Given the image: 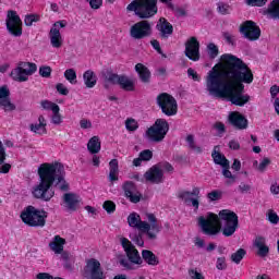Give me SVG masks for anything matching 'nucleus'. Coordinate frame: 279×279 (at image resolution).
<instances>
[{"instance_id":"f257e3e1","label":"nucleus","mask_w":279,"mask_h":279,"mask_svg":"<svg viewBox=\"0 0 279 279\" xmlns=\"http://www.w3.org/2000/svg\"><path fill=\"white\" fill-rule=\"evenodd\" d=\"M222 69L210 70L206 77V90L210 97L227 99L232 106L243 108L250 104V95L245 93V85L254 82V74L250 66L234 54H222Z\"/></svg>"},{"instance_id":"f03ea898","label":"nucleus","mask_w":279,"mask_h":279,"mask_svg":"<svg viewBox=\"0 0 279 279\" xmlns=\"http://www.w3.org/2000/svg\"><path fill=\"white\" fill-rule=\"evenodd\" d=\"M39 182L33 186L32 194L35 199H41V202H51L56 192L51 187L56 186L62 193H66L70 189L69 182L64 179L66 171H64V165L61 162L43 163L37 170Z\"/></svg>"},{"instance_id":"7ed1b4c3","label":"nucleus","mask_w":279,"mask_h":279,"mask_svg":"<svg viewBox=\"0 0 279 279\" xmlns=\"http://www.w3.org/2000/svg\"><path fill=\"white\" fill-rule=\"evenodd\" d=\"M128 12H134L140 22L133 24L130 28V36L133 40H143L149 38L154 34L151 22L148 19H154L158 14V0H133L128 7Z\"/></svg>"},{"instance_id":"20e7f679","label":"nucleus","mask_w":279,"mask_h":279,"mask_svg":"<svg viewBox=\"0 0 279 279\" xmlns=\"http://www.w3.org/2000/svg\"><path fill=\"white\" fill-rule=\"evenodd\" d=\"M221 221L225 222L222 228L223 236H232L239 230V216L230 209H222L218 216L214 213H208L206 218L198 217V226L204 234L216 236L221 232Z\"/></svg>"},{"instance_id":"39448f33","label":"nucleus","mask_w":279,"mask_h":279,"mask_svg":"<svg viewBox=\"0 0 279 279\" xmlns=\"http://www.w3.org/2000/svg\"><path fill=\"white\" fill-rule=\"evenodd\" d=\"M146 221L141 220V215L132 213L128 217L130 228H136L140 232L146 234L148 241H156L158 234L162 232V225L158 222V218L154 214H145Z\"/></svg>"},{"instance_id":"423d86ee","label":"nucleus","mask_w":279,"mask_h":279,"mask_svg":"<svg viewBox=\"0 0 279 279\" xmlns=\"http://www.w3.org/2000/svg\"><path fill=\"white\" fill-rule=\"evenodd\" d=\"M48 214L45 209H38L32 205L27 206L21 214L23 223L29 228H45Z\"/></svg>"},{"instance_id":"0eeeda50","label":"nucleus","mask_w":279,"mask_h":279,"mask_svg":"<svg viewBox=\"0 0 279 279\" xmlns=\"http://www.w3.org/2000/svg\"><path fill=\"white\" fill-rule=\"evenodd\" d=\"M120 243L129 258L128 259H121L120 265L122 267H125V269H132V265H143V258H141V254L138 253V250L126 238H121Z\"/></svg>"},{"instance_id":"6e6552de","label":"nucleus","mask_w":279,"mask_h":279,"mask_svg":"<svg viewBox=\"0 0 279 279\" xmlns=\"http://www.w3.org/2000/svg\"><path fill=\"white\" fill-rule=\"evenodd\" d=\"M169 132V122L165 119H157L155 123L146 130L145 137L149 143H162Z\"/></svg>"},{"instance_id":"1a4fd4ad","label":"nucleus","mask_w":279,"mask_h":279,"mask_svg":"<svg viewBox=\"0 0 279 279\" xmlns=\"http://www.w3.org/2000/svg\"><path fill=\"white\" fill-rule=\"evenodd\" d=\"M157 106L166 117L178 114V100L167 93L159 94L156 99Z\"/></svg>"},{"instance_id":"9d476101","label":"nucleus","mask_w":279,"mask_h":279,"mask_svg":"<svg viewBox=\"0 0 279 279\" xmlns=\"http://www.w3.org/2000/svg\"><path fill=\"white\" fill-rule=\"evenodd\" d=\"M23 22L21 16L14 10H9L7 13V29L11 36H22L23 35Z\"/></svg>"},{"instance_id":"9b49d317","label":"nucleus","mask_w":279,"mask_h":279,"mask_svg":"<svg viewBox=\"0 0 279 279\" xmlns=\"http://www.w3.org/2000/svg\"><path fill=\"white\" fill-rule=\"evenodd\" d=\"M65 243H66V240H64L62 236L54 235V238L48 244V246L50 247V250L52 252H54V254H61V259L63 262H66V260L72 262L73 259H75V257H73L71 254H69V252L64 251Z\"/></svg>"},{"instance_id":"f8f14e48","label":"nucleus","mask_w":279,"mask_h":279,"mask_svg":"<svg viewBox=\"0 0 279 279\" xmlns=\"http://www.w3.org/2000/svg\"><path fill=\"white\" fill-rule=\"evenodd\" d=\"M240 34H242L247 40H258V38H260V27H258L253 21H245L240 26Z\"/></svg>"},{"instance_id":"ddd939ff","label":"nucleus","mask_w":279,"mask_h":279,"mask_svg":"<svg viewBox=\"0 0 279 279\" xmlns=\"http://www.w3.org/2000/svg\"><path fill=\"white\" fill-rule=\"evenodd\" d=\"M85 274L90 279H106V275H104V270H101V263L95 258L87 260Z\"/></svg>"},{"instance_id":"4468645a","label":"nucleus","mask_w":279,"mask_h":279,"mask_svg":"<svg viewBox=\"0 0 279 279\" xmlns=\"http://www.w3.org/2000/svg\"><path fill=\"white\" fill-rule=\"evenodd\" d=\"M28 64L22 63L17 64L15 69H13L10 73V76L14 82H27L29 75H34V65H31V70H23L26 69Z\"/></svg>"},{"instance_id":"2eb2a0df","label":"nucleus","mask_w":279,"mask_h":279,"mask_svg":"<svg viewBox=\"0 0 279 279\" xmlns=\"http://www.w3.org/2000/svg\"><path fill=\"white\" fill-rule=\"evenodd\" d=\"M122 190L132 204H138V202H141V197H143V195L138 192V187H136L134 182L125 181L122 184Z\"/></svg>"},{"instance_id":"dca6fc26","label":"nucleus","mask_w":279,"mask_h":279,"mask_svg":"<svg viewBox=\"0 0 279 279\" xmlns=\"http://www.w3.org/2000/svg\"><path fill=\"white\" fill-rule=\"evenodd\" d=\"M144 178L150 184H162L165 182V172L158 165H155L144 173Z\"/></svg>"},{"instance_id":"f3484780","label":"nucleus","mask_w":279,"mask_h":279,"mask_svg":"<svg viewBox=\"0 0 279 279\" xmlns=\"http://www.w3.org/2000/svg\"><path fill=\"white\" fill-rule=\"evenodd\" d=\"M179 199L184 204L192 206L197 210L199 208V187H193L192 192L184 191L179 194Z\"/></svg>"},{"instance_id":"a211bd4d","label":"nucleus","mask_w":279,"mask_h":279,"mask_svg":"<svg viewBox=\"0 0 279 279\" xmlns=\"http://www.w3.org/2000/svg\"><path fill=\"white\" fill-rule=\"evenodd\" d=\"M185 56L189 60L197 62L199 60V41L196 37H191L185 43Z\"/></svg>"},{"instance_id":"6ab92c4d","label":"nucleus","mask_w":279,"mask_h":279,"mask_svg":"<svg viewBox=\"0 0 279 279\" xmlns=\"http://www.w3.org/2000/svg\"><path fill=\"white\" fill-rule=\"evenodd\" d=\"M0 108L4 110V112H14L16 110V105L12 104L10 100V89L8 86L0 87Z\"/></svg>"},{"instance_id":"aec40b11","label":"nucleus","mask_w":279,"mask_h":279,"mask_svg":"<svg viewBox=\"0 0 279 279\" xmlns=\"http://www.w3.org/2000/svg\"><path fill=\"white\" fill-rule=\"evenodd\" d=\"M62 202L68 213H75L80 208V196L75 193H65L62 196Z\"/></svg>"},{"instance_id":"412c9836","label":"nucleus","mask_w":279,"mask_h":279,"mask_svg":"<svg viewBox=\"0 0 279 279\" xmlns=\"http://www.w3.org/2000/svg\"><path fill=\"white\" fill-rule=\"evenodd\" d=\"M228 121L230 125L235 128V130H247L248 122L245 119V116L241 114V112H238V111L229 112Z\"/></svg>"},{"instance_id":"4be33fe9","label":"nucleus","mask_w":279,"mask_h":279,"mask_svg":"<svg viewBox=\"0 0 279 279\" xmlns=\"http://www.w3.org/2000/svg\"><path fill=\"white\" fill-rule=\"evenodd\" d=\"M156 29L159 32L160 38L167 40L169 36H173V25L165 17H160L156 24Z\"/></svg>"},{"instance_id":"5701e85b","label":"nucleus","mask_w":279,"mask_h":279,"mask_svg":"<svg viewBox=\"0 0 279 279\" xmlns=\"http://www.w3.org/2000/svg\"><path fill=\"white\" fill-rule=\"evenodd\" d=\"M49 38H50V45L54 49H60L62 47V43H64V39H62V34L58 29V24H53L49 32Z\"/></svg>"},{"instance_id":"b1692460","label":"nucleus","mask_w":279,"mask_h":279,"mask_svg":"<svg viewBox=\"0 0 279 279\" xmlns=\"http://www.w3.org/2000/svg\"><path fill=\"white\" fill-rule=\"evenodd\" d=\"M135 71L137 72L142 84H149V82H151V72L148 66L143 63H137L135 65Z\"/></svg>"},{"instance_id":"393cba45","label":"nucleus","mask_w":279,"mask_h":279,"mask_svg":"<svg viewBox=\"0 0 279 279\" xmlns=\"http://www.w3.org/2000/svg\"><path fill=\"white\" fill-rule=\"evenodd\" d=\"M38 121L39 123H32L29 130L34 132V134L43 136V134H47V120L44 116H39Z\"/></svg>"},{"instance_id":"a878e982","label":"nucleus","mask_w":279,"mask_h":279,"mask_svg":"<svg viewBox=\"0 0 279 279\" xmlns=\"http://www.w3.org/2000/svg\"><path fill=\"white\" fill-rule=\"evenodd\" d=\"M116 85L120 86L122 90H126L129 93H132L134 90V81H132L125 74L119 76Z\"/></svg>"},{"instance_id":"bb28decb","label":"nucleus","mask_w":279,"mask_h":279,"mask_svg":"<svg viewBox=\"0 0 279 279\" xmlns=\"http://www.w3.org/2000/svg\"><path fill=\"white\" fill-rule=\"evenodd\" d=\"M83 81L86 88H95L97 86V74L93 70H87L83 74Z\"/></svg>"},{"instance_id":"cd10ccee","label":"nucleus","mask_w":279,"mask_h":279,"mask_svg":"<svg viewBox=\"0 0 279 279\" xmlns=\"http://www.w3.org/2000/svg\"><path fill=\"white\" fill-rule=\"evenodd\" d=\"M218 149H219V146H215L211 153V158L215 165H219L220 167H228V163L230 161L226 158L223 154L219 153Z\"/></svg>"},{"instance_id":"c85d7f7f","label":"nucleus","mask_w":279,"mask_h":279,"mask_svg":"<svg viewBox=\"0 0 279 279\" xmlns=\"http://www.w3.org/2000/svg\"><path fill=\"white\" fill-rule=\"evenodd\" d=\"M255 247H257V254L262 257L265 258L269 254V246L265 245V238L259 236L256 238L254 241Z\"/></svg>"},{"instance_id":"c756f323","label":"nucleus","mask_w":279,"mask_h":279,"mask_svg":"<svg viewBox=\"0 0 279 279\" xmlns=\"http://www.w3.org/2000/svg\"><path fill=\"white\" fill-rule=\"evenodd\" d=\"M87 150L89 154H99L101 151V141L99 140V136H93L89 138L87 143Z\"/></svg>"},{"instance_id":"7c9ffc66","label":"nucleus","mask_w":279,"mask_h":279,"mask_svg":"<svg viewBox=\"0 0 279 279\" xmlns=\"http://www.w3.org/2000/svg\"><path fill=\"white\" fill-rule=\"evenodd\" d=\"M142 258L145 260V263H147V265L153 267H156V265H159L160 263V260H158V256H156V254L149 250L142 251Z\"/></svg>"},{"instance_id":"2f4dec72","label":"nucleus","mask_w":279,"mask_h":279,"mask_svg":"<svg viewBox=\"0 0 279 279\" xmlns=\"http://www.w3.org/2000/svg\"><path fill=\"white\" fill-rule=\"evenodd\" d=\"M109 181L118 182L119 181V160L112 159L109 162Z\"/></svg>"},{"instance_id":"473e14b6","label":"nucleus","mask_w":279,"mask_h":279,"mask_svg":"<svg viewBox=\"0 0 279 279\" xmlns=\"http://www.w3.org/2000/svg\"><path fill=\"white\" fill-rule=\"evenodd\" d=\"M5 148L3 147V142L0 141V173H10L12 166L5 162Z\"/></svg>"},{"instance_id":"72a5a7b5","label":"nucleus","mask_w":279,"mask_h":279,"mask_svg":"<svg viewBox=\"0 0 279 279\" xmlns=\"http://www.w3.org/2000/svg\"><path fill=\"white\" fill-rule=\"evenodd\" d=\"M266 13L268 14L269 19L279 21V0H272L268 5Z\"/></svg>"},{"instance_id":"f704fd0d","label":"nucleus","mask_w":279,"mask_h":279,"mask_svg":"<svg viewBox=\"0 0 279 279\" xmlns=\"http://www.w3.org/2000/svg\"><path fill=\"white\" fill-rule=\"evenodd\" d=\"M101 77L106 84L117 85V82H119L120 75L117 73H113L112 70H105L101 72Z\"/></svg>"},{"instance_id":"c9c22d12","label":"nucleus","mask_w":279,"mask_h":279,"mask_svg":"<svg viewBox=\"0 0 279 279\" xmlns=\"http://www.w3.org/2000/svg\"><path fill=\"white\" fill-rule=\"evenodd\" d=\"M185 142L187 144L189 149H191L192 151H194L195 154H202L204 150L202 149V146H198L195 143V135L193 134H189L185 137Z\"/></svg>"},{"instance_id":"e433bc0d","label":"nucleus","mask_w":279,"mask_h":279,"mask_svg":"<svg viewBox=\"0 0 279 279\" xmlns=\"http://www.w3.org/2000/svg\"><path fill=\"white\" fill-rule=\"evenodd\" d=\"M269 165H271V159H269L268 157L263 158L259 163L258 160L253 161L254 169H256V171H258L259 173H265Z\"/></svg>"},{"instance_id":"4c0bfd02","label":"nucleus","mask_w":279,"mask_h":279,"mask_svg":"<svg viewBox=\"0 0 279 279\" xmlns=\"http://www.w3.org/2000/svg\"><path fill=\"white\" fill-rule=\"evenodd\" d=\"M246 254H247V251H245V248H239L235 253L231 254L232 263H235V265H239L243 260V258H245Z\"/></svg>"},{"instance_id":"58836bf2","label":"nucleus","mask_w":279,"mask_h":279,"mask_svg":"<svg viewBox=\"0 0 279 279\" xmlns=\"http://www.w3.org/2000/svg\"><path fill=\"white\" fill-rule=\"evenodd\" d=\"M40 106L43 110H51L52 112H60V106L49 100H41Z\"/></svg>"},{"instance_id":"ea45409f","label":"nucleus","mask_w":279,"mask_h":279,"mask_svg":"<svg viewBox=\"0 0 279 279\" xmlns=\"http://www.w3.org/2000/svg\"><path fill=\"white\" fill-rule=\"evenodd\" d=\"M63 75L70 84H77V72L74 69L65 70Z\"/></svg>"},{"instance_id":"a19ab883","label":"nucleus","mask_w":279,"mask_h":279,"mask_svg":"<svg viewBox=\"0 0 279 279\" xmlns=\"http://www.w3.org/2000/svg\"><path fill=\"white\" fill-rule=\"evenodd\" d=\"M222 168V175L230 180L227 182V184H234V182H236V175H233V173L230 171V162L228 163V167Z\"/></svg>"},{"instance_id":"79ce46f5","label":"nucleus","mask_w":279,"mask_h":279,"mask_svg":"<svg viewBox=\"0 0 279 279\" xmlns=\"http://www.w3.org/2000/svg\"><path fill=\"white\" fill-rule=\"evenodd\" d=\"M40 21V15L38 14H27L25 16L24 23L26 27H32L34 23H38Z\"/></svg>"},{"instance_id":"37998d69","label":"nucleus","mask_w":279,"mask_h":279,"mask_svg":"<svg viewBox=\"0 0 279 279\" xmlns=\"http://www.w3.org/2000/svg\"><path fill=\"white\" fill-rule=\"evenodd\" d=\"M138 128V122L133 119V118H129L125 120V129L128 130V132H136Z\"/></svg>"},{"instance_id":"c03bdc74","label":"nucleus","mask_w":279,"mask_h":279,"mask_svg":"<svg viewBox=\"0 0 279 279\" xmlns=\"http://www.w3.org/2000/svg\"><path fill=\"white\" fill-rule=\"evenodd\" d=\"M207 52H208L209 58L211 60H215V58H217L219 56V48L217 47V45L211 43L207 46Z\"/></svg>"},{"instance_id":"a18cd8bd","label":"nucleus","mask_w":279,"mask_h":279,"mask_svg":"<svg viewBox=\"0 0 279 279\" xmlns=\"http://www.w3.org/2000/svg\"><path fill=\"white\" fill-rule=\"evenodd\" d=\"M130 239L135 245H138V247H144L145 241H143V234L141 233H134L130 235Z\"/></svg>"},{"instance_id":"49530a36","label":"nucleus","mask_w":279,"mask_h":279,"mask_svg":"<svg viewBox=\"0 0 279 279\" xmlns=\"http://www.w3.org/2000/svg\"><path fill=\"white\" fill-rule=\"evenodd\" d=\"M52 69L49 65L39 66V75L40 77L49 78L51 77Z\"/></svg>"},{"instance_id":"de8ad7c7","label":"nucleus","mask_w":279,"mask_h":279,"mask_svg":"<svg viewBox=\"0 0 279 279\" xmlns=\"http://www.w3.org/2000/svg\"><path fill=\"white\" fill-rule=\"evenodd\" d=\"M104 210L108 213V215H112L114 210H117V205L112 201H106L102 205Z\"/></svg>"},{"instance_id":"09e8293b","label":"nucleus","mask_w":279,"mask_h":279,"mask_svg":"<svg viewBox=\"0 0 279 279\" xmlns=\"http://www.w3.org/2000/svg\"><path fill=\"white\" fill-rule=\"evenodd\" d=\"M217 11L222 15L230 14V4H227L226 2H218Z\"/></svg>"},{"instance_id":"8fccbe9b","label":"nucleus","mask_w":279,"mask_h":279,"mask_svg":"<svg viewBox=\"0 0 279 279\" xmlns=\"http://www.w3.org/2000/svg\"><path fill=\"white\" fill-rule=\"evenodd\" d=\"M267 219L270 223H272L274 226L279 223V217L278 214H276V211H274V209H269L267 213Z\"/></svg>"},{"instance_id":"3c124183","label":"nucleus","mask_w":279,"mask_h":279,"mask_svg":"<svg viewBox=\"0 0 279 279\" xmlns=\"http://www.w3.org/2000/svg\"><path fill=\"white\" fill-rule=\"evenodd\" d=\"M269 0H246V5H252V8H263L267 5Z\"/></svg>"},{"instance_id":"603ef678","label":"nucleus","mask_w":279,"mask_h":279,"mask_svg":"<svg viewBox=\"0 0 279 279\" xmlns=\"http://www.w3.org/2000/svg\"><path fill=\"white\" fill-rule=\"evenodd\" d=\"M140 157L144 162H149V160L154 158V153L149 149H145L140 153Z\"/></svg>"},{"instance_id":"864d4df0","label":"nucleus","mask_w":279,"mask_h":279,"mask_svg":"<svg viewBox=\"0 0 279 279\" xmlns=\"http://www.w3.org/2000/svg\"><path fill=\"white\" fill-rule=\"evenodd\" d=\"M222 193L220 191H211L207 194L209 202H219L221 199Z\"/></svg>"},{"instance_id":"5fc2aeb1","label":"nucleus","mask_w":279,"mask_h":279,"mask_svg":"<svg viewBox=\"0 0 279 279\" xmlns=\"http://www.w3.org/2000/svg\"><path fill=\"white\" fill-rule=\"evenodd\" d=\"M189 276L191 279H206L202 272L197 271V268L190 269Z\"/></svg>"},{"instance_id":"6e6d98bb","label":"nucleus","mask_w":279,"mask_h":279,"mask_svg":"<svg viewBox=\"0 0 279 279\" xmlns=\"http://www.w3.org/2000/svg\"><path fill=\"white\" fill-rule=\"evenodd\" d=\"M157 167H159V169H165L168 173H173V166L168 161L159 162L157 163Z\"/></svg>"},{"instance_id":"4d7b16f0","label":"nucleus","mask_w":279,"mask_h":279,"mask_svg":"<svg viewBox=\"0 0 279 279\" xmlns=\"http://www.w3.org/2000/svg\"><path fill=\"white\" fill-rule=\"evenodd\" d=\"M216 267L217 269H219V271H223V269H227L228 265L226 264V257H218Z\"/></svg>"},{"instance_id":"13d9d810","label":"nucleus","mask_w":279,"mask_h":279,"mask_svg":"<svg viewBox=\"0 0 279 279\" xmlns=\"http://www.w3.org/2000/svg\"><path fill=\"white\" fill-rule=\"evenodd\" d=\"M56 89L59 93V95H63V96L69 95V88H66V86H64V84L62 83H58L56 85Z\"/></svg>"},{"instance_id":"bf43d9fd","label":"nucleus","mask_w":279,"mask_h":279,"mask_svg":"<svg viewBox=\"0 0 279 279\" xmlns=\"http://www.w3.org/2000/svg\"><path fill=\"white\" fill-rule=\"evenodd\" d=\"M80 126L81 130H90V128H93V122H90L88 119H81Z\"/></svg>"},{"instance_id":"052dcab7","label":"nucleus","mask_w":279,"mask_h":279,"mask_svg":"<svg viewBox=\"0 0 279 279\" xmlns=\"http://www.w3.org/2000/svg\"><path fill=\"white\" fill-rule=\"evenodd\" d=\"M150 45L155 49V51H157V53H159L160 56H165L162 53V48H160V41L159 40L153 39V40H150Z\"/></svg>"},{"instance_id":"680f3d73","label":"nucleus","mask_w":279,"mask_h":279,"mask_svg":"<svg viewBox=\"0 0 279 279\" xmlns=\"http://www.w3.org/2000/svg\"><path fill=\"white\" fill-rule=\"evenodd\" d=\"M238 191L242 193V195L245 193H250L252 191V185L246 183H241L238 187Z\"/></svg>"},{"instance_id":"e2e57ef3","label":"nucleus","mask_w":279,"mask_h":279,"mask_svg":"<svg viewBox=\"0 0 279 279\" xmlns=\"http://www.w3.org/2000/svg\"><path fill=\"white\" fill-rule=\"evenodd\" d=\"M88 3L92 10H99L104 5V0H89Z\"/></svg>"},{"instance_id":"0e129e2a","label":"nucleus","mask_w":279,"mask_h":279,"mask_svg":"<svg viewBox=\"0 0 279 279\" xmlns=\"http://www.w3.org/2000/svg\"><path fill=\"white\" fill-rule=\"evenodd\" d=\"M51 123H53V125H60V123H62V117L60 116V111L53 112Z\"/></svg>"},{"instance_id":"69168bd1","label":"nucleus","mask_w":279,"mask_h":279,"mask_svg":"<svg viewBox=\"0 0 279 279\" xmlns=\"http://www.w3.org/2000/svg\"><path fill=\"white\" fill-rule=\"evenodd\" d=\"M222 36H223L226 43H228V45L234 46V37L232 34H230L229 32H225L222 34Z\"/></svg>"},{"instance_id":"338daca9","label":"nucleus","mask_w":279,"mask_h":279,"mask_svg":"<svg viewBox=\"0 0 279 279\" xmlns=\"http://www.w3.org/2000/svg\"><path fill=\"white\" fill-rule=\"evenodd\" d=\"M229 148L233 149L234 151H238V149H241V144L236 140H231L229 142Z\"/></svg>"},{"instance_id":"774afa93","label":"nucleus","mask_w":279,"mask_h":279,"mask_svg":"<svg viewBox=\"0 0 279 279\" xmlns=\"http://www.w3.org/2000/svg\"><path fill=\"white\" fill-rule=\"evenodd\" d=\"M56 277L51 276L49 272H39L36 276V279H54Z\"/></svg>"}]
</instances>
